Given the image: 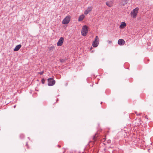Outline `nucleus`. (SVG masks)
<instances>
[{"label": "nucleus", "mask_w": 153, "mask_h": 153, "mask_svg": "<svg viewBox=\"0 0 153 153\" xmlns=\"http://www.w3.org/2000/svg\"><path fill=\"white\" fill-rule=\"evenodd\" d=\"M43 73H44V71H41V72H39L38 73V74H40L41 75H42V74H43Z\"/></svg>", "instance_id": "obj_18"}, {"label": "nucleus", "mask_w": 153, "mask_h": 153, "mask_svg": "<svg viewBox=\"0 0 153 153\" xmlns=\"http://www.w3.org/2000/svg\"><path fill=\"white\" fill-rule=\"evenodd\" d=\"M126 25V24L124 22H121V25H120V28H124Z\"/></svg>", "instance_id": "obj_8"}, {"label": "nucleus", "mask_w": 153, "mask_h": 153, "mask_svg": "<svg viewBox=\"0 0 153 153\" xmlns=\"http://www.w3.org/2000/svg\"><path fill=\"white\" fill-rule=\"evenodd\" d=\"M99 39L98 38V37L97 36H96L95 38V39L94 41L93 42L92 45L94 47H97L99 44Z\"/></svg>", "instance_id": "obj_2"}, {"label": "nucleus", "mask_w": 153, "mask_h": 153, "mask_svg": "<svg viewBox=\"0 0 153 153\" xmlns=\"http://www.w3.org/2000/svg\"><path fill=\"white\" fill-rule=\"evenodd\" d=\"M125 43V41L122 39H119L118 42V43L120 45H123Z\"/></svg>", "instance_id": "obj_7"}, {"label": "nucleus", "mask_w": 153, "mask_h": 153, "mask_svg": "<svg viewBox=\"0 0 153 153\" xmlns=\"http://www.w3.org/2000/svg\"><path fill=\"white\" fill-rule=\"evenodd\" d=\"M42 82L43 84H44L45 83V80L44 79H43L42 80Z\"/></svg>", "instance_id": "obj_14"}, {"label": "nucleus", "mask_w": 153, "mask_h": 153, "mask_svg": "<svg viewBox=\"0 0 153 153\" xmlns=\"http://www.w3.org/2000/svg\"><path fill=\"white\" fill-rule=\"evenodd\" d=\"M108 43L109 44L111 43H112V41H111L108 40L107 41Z\"/></svg>", "instance_id": "obj_19"}, {"label": "nucleus", "mask_w": 153, "mask_h": 153, "mask_svg": "<svg viewBox=\"0 0 153 153\" xmlns=\"http://www.w3.org/2000/svg\"><path fill=\"white\" fill-rule=\"evenodd\" d=\"M88 31V27L86 25L84 26L82 29V35L83 36H86Z\"/></svg>", "instance_id": "obj_1"}, {"label": "nucleus", "mask_w": 153, "mask_h": 153, "mask_svg": "<svg viewBox=\"0 0 153 153\" xmlns=\"http://www.w3.org/2000/svg\"><path fill=\"white\" fill-rule=\"evenodd\" d=\"M21 45H19L16 46L15 48H20L21 47Z\"/></svg>", "instance_id": "obj_12"}, {"label": "nucleus", "mask_w": 153, "mask_h": 153, "mask_svg": "<svg viewBox=\"0 0 153 153\" xmlns=\"http://www.w3.org/2000/svg\"><path fill=\"white\" fill-rule=\"evenodd\" d=\"M106 4L107 6L109 7H111L112 5L111 3L108 1L106 2Z\"/></svg>", "instance_id": "obj_10"}, {"label": "nucleus", "mask_w": 153, "mask_h": 153, "mask_svg": "<svg viewBox=\"0 0 153 153\" xmlns=\"http://www.w3.org/2000/svg\"><path fill=\"white\" fill-rule=\"evenodd\" d=\"M92 7H88L86 10L89 13L92 10Z\"/></svg>", "instance_id": "obj_11"}, {"label": "nucleus", "mask_w": 153, "mask_h": 153, "mask_svg": "<svg viewBox=\"0 0 153 153\" xmlns=\"http://www.w3.org/2000/svg\"><path fill=\"white\" fill-rule=\"evenodd\" d=\"M97 137V136H96V135H95V136H94V137L93 138V140H94V141L95 140Z\"/></svg>", "instance_id": "obj_15"}, {"label": "nucleus", "mask_w": 153, "mask_h": 153, "mask_svg": "<svg viewBox=\"0 0 153 153\" xmlns=\"http://www.w3.org/2000/svg\"><path fill=\"white\" fill-rule=\"evenodd\" d=\"M139 10V8L137 7L135 9H134L133 10V11L131 12V16H132V17L133 18H135L136 17Z\"/></svg>", "instance_id": "obj_3"}, {"label": "nucleus", "mask_w": 153, "mask_h": 153, "mask_svg": "<svg viewBox=\"0 0 153 153\" xmlns=\"http://www.w3.org/2000/svg\"><path fill=\"white\" fill-rule=\"evenodd\" d=\"M19 49V48H14V51H18Z\"/></svg>", "instance_id": "obj_16"}, {"label": "nucleus", "mask_w": 153, "mask_h": 153, "mask_svg": "<svg viewBox=\"0 0 153 153\" xmlns=\"http://www.w3.org/2000/svg\"><path fill=\"white\" fill-rule=\"evenodd\" d=\"M65 60L64 59H60V61L61 62H65Z\"/></svg>", "instance_id": "obj_17"}, {"label": "nucleus", "mask_w": 153, "mask_h": 153, "mask_svg": "<svg viewBox=\"0 0 153 153\" xmlns=\"http://www.w3.org/2000/svg\"><path fill=\"white\" fill-rule=\"evenodd\" d=\"M89 12L86 10L84 12V14L85 15L87 14Z\"/></svg>", "instance_id": "obj_13"}, {"label": "nucleus", "mask_w": 153, "mask_h": 153, "mask_svg": "<svg viewBox=\"0 0 153 153\" xmlns=\"http://www.w3.org/2000/svg\"><path fill=\"white\" fill-rule=\"evenodd\" d=\"M51 48H52V47H51Z\"/></svg>", "instance_id": "obj_20"}, {"label": "nucleus", "mask_w": 153, "mask_h": 153, "mask_svg": "<svg viewBox=\"0 0 153 153\" xmlns=\"http://www.w3.org/2000/svg\"><path fill=\"white\" fill-rule=\"evenodd\" d=\"M64 41V38L63 37H61L59 40L57 45L58 46H60L62 45Z\"/></svg>", "instance_id": "obj_6"}, {"label": "nucleus", "mask_w": 153, "mask_h": 153, "mask_svg": "<svg viewBox=\"0 0 153 153\" xmlns=\"http://www.w3.org/2000/svg\"><path fill=\"white\" fill-rule=\"evenodd\" d=\"M48 85L50 86H53L54 85L55 83V81L53 78H50L48 79Z\"/></svg>", "instance_id": "obj_4"}, {"label": "nucleus", "mask_w": 153, "mask_h": 153, "mask_svg": "<svg viewBox=\"0 0 153 153\" xmlns=\"http://www.w3.org/2000/svg\"><path fill=\"white\" fill-rule=\"evenodd\" d=\"M70 20V17L69 16H67L64 19L62 22V23L63 24H68Z\"/></svg>", "instance_id": "obj_5"}, {"label": "nucleus", "mask_w": 153, "mask_h": 153, "mask_svg": "<svg viewBox=\"0 0 153 153\" xmlns=\"http://www.w3.org/2000/svg\"><path fill=\"white\" fill-rule=\"evenodd\" d=\"M85 18V16L84 15L82 14L80 16L78 19V21L79 22H80L82 20Z\"/></svg>", "instance_id": "obj_9"}]
</instances>
